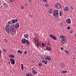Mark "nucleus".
<instances>
[{"label":"nucleus","mask_w":76,"mask_h":76,"mask_svg":"<svg viewBox=\"0 0 76 76\" xmlns=\"http://www.w3.org/2000/svg\"><path fill=\"white\" fill-rule=\"evenodd\" d=\"M1 62H3V61H1Z\"/></svg>","instance_id":"60"},{"label":"nucleus","mask_w":76,"mask_h":76,"mask_svg":"<svg viewBox=\"0 0 76 76\" xmlns=\"http://www.w3.org/2000/svg\"><path fill=\"white\" fill-rule=\"evenodd\" d=\"M16 30H15V28H14V30H12V31H11V32H12V34H14V32H16Z\"/></svg>","instance_id":"21"},{"label":"nucleus","mask_w":76,"mask_h":76,"mask_svg":"<svg viewBox=\"0 0 76 76\" xmlns=\"http://www.w3.org/2000/svg\"><path fill=\"white\" fill-rule=\"evenodd\" d=\"M61 50H63V47H62L61 48Z\"/></svg>","instance_id":"48"},{"label":"nucleus","mask_w":76,"mask_h":76,"mask_svg":"<svg viewBox=\"0 0 76 76\" xmlns=\"http://www.w3.org/2000/svg\"><path fill=\"white\" fill-rule=\"evenodd\" d=\"M30 17H32V15H31Z\"/></svg>","instance_id":"58"},{"label":"nucleus","mask_w":76,"mask_h":76,"mask_svg":"<svg viewBox=\"0 0 76 76\" xmlns=\"http://www.w3.org/2000/svg\"><path fill=\"white\" fill-rule=\"evenodd\" d=\"M10 62L12 64L14 65L15 63V59L13 58H11L10 59Z\"/></svg>","instance_id":"5"},{"label":"nucleus","mask_w":76,"mask_h":76,"mask_svg":"<svg viewBox=\"0 0 76 76\" xmlns=\"http://www.w3.org/2000/svg\"><path fill=\"white\" fill-rule=\"evenodd\" d=\"M65 53H66V54H69V52H68V51H67L66 50H65Z\"/></svg>","instance_id":"26"},{"label":"nucleus","mask_w":76,"mask_h":76,"mask_svg":"<svg viewBox=\"0 0 76 76\" xmlns=\"http://www.w3.org/2000/svg\"><path fill=\"white\" fill-rule=\"evenodd\" d=\"M26 6H27V4H26Z\"/></svg>","instance_id":"57"},{"label":"nucleus","mask_w":76,"mask_h":76,"mask_svg":"<svg viewBox=\"0 0 76 76\" xmlns=\"http://www.w3.org/2000/svg\"><path fill=\"white\" fill-rule=\"evenodd\" d=\"M31 70L32 71V72H34V71H35V69H34V68H32Z\"/></svg>","instance_id":"39"},{"label":"nucleus","mask_w":76,"mask_h":76,"mask_svg":"<svg viewBox=\"0 0 76 76\" xmlns=\"http://www.w3.org/2000/svg\"><path fill=\"white\" fill-rule=\"evenodd\" d=\"M4 9H7V4L6 3L4 4Z\"/></svg>","instance_id":"13"},{"label":"nucleus","mask_w":76,"mask_h":76,"mask_svg":"<svg viewBox=\"0 0 76 76\" xmlns=\"http://www.w3.org/2000/svg\"><path fill=\"white\" fill-rule=\"evenodd\" d=\"M49 12L51 14V13H53V9H50L49 10Z\"/></svg>","instance_id":"15"},{"label":"nucleus","mask_w":76,"mask_h":76,"mask_svg":"<svg viewBox=\"0 0 76 76\" xmlns=\"http://www.w3.org/2000/svg\"><path fill=\"white\" fill-rule=\"evenodd\" d=\"M21 9H24V7L23 6H22Z\"/></svg>","instance_id":"43"},{"label":"nucleus","mask_w":76,"mask_h":76,"mask_svg":"<svg viewBox=\"0 0 76 76\" xmlns=\"http://www.w3.org/2000/svg\"><path fill=\"white\" fill-rule=\"evenodd\" d=\"M15 22H18V19H16L15 20Z\"/></svg>","instance_id":"37"},{"label":"nucleus","mask_w":76,"mask_h":76,"mask_svg":"<svg viewBox=\"0 0 76 76\" xmlns=\"http://www.w3.org/2000/svg\"><path fill=\"white\" fill-rule=\"evenodd\" d=\"M65 67V66H64V64L63 63H62L61 64V68H64Z\"/></svg>","instance_id":"10"},{"label":"nucleus","mask_w":76,"mask_h":76,"mask_svg":"<svg viewBox=\"0 0 76 76\" xmlns=\"http://www.w3.org/2000/svg\"><path fill=\"white\" fill-rule=\"evenodd\" d=\"M44 2H47V0H42Z\"/></svg>","instance_id":"46"},{"label":"nucleus","mask_w":76,"mask_h":76,"mask_svg":"<svg viewBox=\"0 0 76 76\" xmlns=\"http://www.w3.org/2000/svg\"><path fill=\"white\" fill-rule=\"evenodd\" d=\"M24 36L25 38H28V35L27 34H24Z\"/></svg>","instance_id":"22"},{"label":"nucleus","mask_w":76,"mask_h":76,"mask_svg":"<svg viewBox=\"0 0 76 76\" xmlns=\"http://www.w3.org/2000/svg\"><path fill=\"white\" fill-rule=\"evenodd\" d=\"M48 60V61H50L51 60V58L50 57V56H47L46 57V58H45V60Z\"/></svg>","instance_id":"8"},{"label":"nucleus","mask_w":76,"mask_h":76,"mask_svg":"<svg viewBox=\"0 0 76 76\" xmlns=\"http://www.w3.org/2000/svg\"><path fill=\"white\" fill-rule=\"evenodd\" d=\"M9 57L10 58H15V56L13 54L10 55Z\"/></svg>","instance_id":"14"},{"label":"nucleus","mask_w":76,"mask_h":76,"mask_svg":"<svg viewBox=\"0 0 76 76\" xmlns=\"http://www.w3.org/2000/svg\"><path fill=\"white\" fill-rule=\"evenodd\" d=\"M12 23H15V20H12Z\"/></svg>","instance_id":"32"},{"label":"nucleus","mask_w":76,"mask_h":76,"mask_svg":"<svg viewBox=\"0 0 76 76\" xmlns=\"http://www.w3.org/2000/svg\"><path fill=\"white\" fill-rule=\"evenodd\" d=\"M66 23L70 24V23H71V20L70 19V18H68L66 20Z\"/></svg>","instance_id":"6"},{"label":"nucleus","mask_w":76,"mask_h":76,"mask_svg":"<svg viewBox=\"0 0 76 76\" xmlns=\"http://www.w3.org/2000/svg\"><path fill=\"white\" fill-rule=\"evenodd\" d=\"M26 76H32V75L30 73H27L26 74Z\"/></svg>","instance_id":"18"},{"label":"nucleus","mask_w":76,"mask_h":76,"mask_svg":"<svg viewBox=\"0 0 76 76\" xmlns=\"http://www.w3.org/2000/svg\"><path fill=\"white\" fill-rule=\"evenodd\" d=\"M36 44L38 47H39L41 45V44H40V43L39 42L36 43Z\"/></svg>","instance_id":"17"},{"label":"nucleus","mask_w":76,"mask_h":76,"mask_svg":"<svg viewBox=\"0 0 76 76\" xmlns=\"http://www.w3.org/2000/svg\"><path fill=\"white\" fill-rule=\"evenodd\" d=\"M46 6H48V4H46Z\"/></svg>","instance_id":"54"},{"label":"nucleus","mask_w":76,"mask_h":76,"mask_svg":"<svg viewBox=\"0 0 76 76\" xmlns=\"http://www.w3.org/2000/svg\"><path fill=\"white\" fill-rule=\"evenodd\" d=\"M5 53H6V50H5Z\"/></svg>","instance_id":"56"},{"label":"nucleus","mask_w":76,"mask_h":76,"mask_svg":"<svg viewBox=\"0 0 76 76\" xmlns=\"http://www.w3.org/2000/svg\"><path fill=\"white\" fill-rule=\"evenodd\" d=\"M71 9H73V7H71Z\"/></svg>","instance_id":"53"},{"label":"nucleus","mask_w":76,"mask_h":76,"mask_svg":"<svg viewBox=\"0 0 76 76\" xmlns=\"http://www.w3.org/2000/svg\"><path fill=\"white\" fill-rule=\"evenodd\" d=\"M4 40L5 41V42H7V39H4Z\"/></svg>","instance_id":"47"},{"label":"nucleus","mask_w":76,"mask_h":76,"mask_svg":"<svg viewBox=\"0 0 76 76\" xmlns=\"http://www.w3.org/2000/svg\"><path fill=\"white\" fill-rule=\"evenodd\" d=\"M42 63H39V66H40L41 67V66H42Z\"/></svg>","instance_id":"38"},{"label":"nucleus","mask_w":76,"mask_h":76,"mask_svg":"<svg viewBox=\"0 0 76 76\" xmlns=\"http://www.w3.org/2000/svg\"><path fill=\"white\" fill-rule=\"evenodd\" d=\"M10 1H11V2H12V1H13V0H9Z\"/></svg>","instance_id":"51"},{"label":"nucleus","mask_w":76,"mask_h":76,"mask_svg":"<svg viewBox=\"0 0 76 76\" xmlns=\"http://www.w3.org/2000/svg\"><path fill=\"white\" fill-rule=\"evenodd\" d=\"M35 36H36V37H37L38 36V34H37L36 33L34 34Z\"/></svg>","instance_id":"41"},{"label":"nucleus","mask_w":76,"mask_h":76,"mask_svg":"<svg viewBox=\"0 0 76 76\" xmlns=\"http://www.w3.org/2000/svg\"><path fill=\"white\" fill-rule=\"evenodd\" d=\"M17 52L18 53H19V54H22L23 53V51H20V50H18Z\"/></svg>","instance_id":"19"},{"label":"nucleus","mask_w":76,"mask_h":76,"mask_svg":"<svg viewBox=\"0 0 76 76\" xmlns=\"http://www.w3.org/2000/svg\"><path fill=\"white\" fill-rule=\"evenodd\" d=\"M21 68L22 70H23V65L22 64H21Z\"/></svg>","instance_id":"25"},{"label":"nucleus","mask_w":76,"mask_h":76,"mask_svg":"<svg viewBox=\"0 0 76 76\" xmlns=\"http://www.w3.org/2000/svg\"><path fill=\"white\" fill-rule=\"evenodd\" d=\"M55 7L57 9H60L61 8V5L59 3H57L55 5Z\"/></svg>","instance_id":"3"},{"label":"nucleus","mask_w":76,"mask_h":76,"mask_svg":"<svg viewBox=\"0 0 76 76\" xmlns=\"http://www.w3.org/2000/svg\"><path fill=\"white\" fill-rule=\"evenodd\" d=\"M61 42L62 44H66L67 42V40H66V37H65L63 39H62Z\"/></svg>","instance_id":"4"},{"label":"nucleus","mask_w":76,"mask_h":76,"mask_svg":"<svg viewBox=\"0 0 76 76\" xmlns=\"http://www.w3.org/2000/svg\"><path fill=\"white\" fill-rule=\"evenodd\" d=\"M46 50H49V51L51 50V48L50 47L47 46L46 48Z\"/></svg>","instance_id":"9"},{"label":"nucleus","mask_w":76,"mask_h":76,"mask_svg":"<svg viewBox=\"0 0 76 76\" xmlns=\"http://www.w3.org/2000/svg\"><path fill=\"white\" fill-rule=\"evenodd\" d=\"M67 29H68V30L70 29V26H68L67 27Z\"/></svg>","instance_id":"34"},{"label":"nucleus","mask_w":76,"mask_h":76,"mask_svg":"<svg viewBox=\"0 0 76 76\" xmlns=\"http://www.w3.org/2000/svg\"><path fill=\"white\" fill-rule=\"evenodd\" d=\"M11 25L10 27V25L9 24H7L5 28V29L7 31V32L8 33V34L11 33L12 32V31H12V30H14L15 28V25L13 23H11Z\"/></svg>","instance_id":"1"},{"label":"nucleus","mask_w":76,"mask_h":76,"mask_svg":"<svg viewBox=\"0 0 76 76\" xmlns=\"http://www.w3.org/2000/svg\"><path fill=\"white\" fill-rule=\"evenodd\" d=\"M60 38H62V39H63L65 37H64L63 35H61L60 36Z\"/></svg>","instance_id":"23"},{"label":"nucleus","mask_w":76,"mask_h":76,"mask_svg":"<svg viewBox=\"0 0 76 76\" xmlns=\"http://www.w3.org/2000/svg\"><path fill=\"white\" fill-rule=\"evenodd\" d=\"M32 73L34 75H37V72H36L35 71H33Z\"/></svg>","instance_id":"28"},{"label":"nucleus","mask_w":76,"mask_h":76,"mask_svg":"<svg viewBox=\"0 0 76 76\" xmlns=\"http://www.w3.org/2000/svg\"><path fill=\"white\" fill-rule=\"evenodd\" d=\"M8 63H9V64H10V62H8Z\"/></svg>","instance_id":"55"},{"label":"nucleus","mask_w":76,"mask_h":76,"mask_svg":"<svg viewBox=\"0 0 76 76\" xmlns=\"http://www.w3.org/2000/svg\"><path fill=\"white\" fill-rule=\"evenodd\" d=\"M34 40L36 41V42H38V39H37V38H35Z\"/></svg>","instance_id":"24"},{"label":"nucleus","mask_w":76,"mask_h":76,"mask_svg":"<svg viewBox=\"0 0 76 76\" xmlns=\"http://www.w3.org/2000/svg\"><path fill=\"white\" fill-rule=\"evenodd\" d=\"M1 52L2 51L0 50V57L1 58Z\"/></svg>","instance_id":"33"},{"label":"nucleus","mask_w":76,"mask_h":76,"mask_svg":"<svg viewBox=\"0 0 76 76\" xmlns=\"http://www.w3.org/2000/svg\"><path fill=\"white\" fill-rule=\"evenodd\" d=\"M28 2H31V0H28Z\"/></svg>","instance_id":"50"},{"label":"nucleus","mask_w":76,"mask_h":76,"mask_svg":"<svg viewBox=\"0 0 76 76\" xmlns=\"http://www.w3.org/2000/svg\"><path fill=\"white\" fill-rule=\"evenodd\" d=\"M24 54H27V52H26V51H25Z\"/></svg>","instance_id":"44"},{"label":"nucleus","mask_w":76,"mask_h":76,"mask_svg":"<svg viewBox=\"0 0 76 76\" xmlns=\"http://www.w3.org/2000/svg\"><path fill=\"white\" fill-rule=\"evenodd\" d=\"M3 51H4V52H5V49H3Z\"/></svg>","instance_id":"52"},{"label":"nucleus","mask_w":76,"mask_h":76,"mask_svg":"<svg viewBox=\"0 0 76 76\" xmlns=\"http://www.w3.org/2000/svg\"><path fill=\"white\" fill-rule=\"evenodd\" d=\"M26 40L25 39H23L21 41V42L22 44H24L26 43Z\"/></svg>","instance_id":"7"},{"label":"nucleus","mask_w":76,"mask_h":76,"mask_svg":"<svg viewBox=\"0 0 76 76\" xmlns=\"http://www.w3.org/2000/svg\"><path fill=\"white\" fill-rule=\"evenodd\" d=\"M53 39L54 40H56V39H57V38H56V36H54Z\"/></svg>","instance_id":"27"},{"label":"nucleus","mask_w":76,"mask_h":76,"mask_svg":"<svg viewBox=\"0 0 76 76\" xmlns=\"http://www.w3.org/2000/svg\"><path fill=\"white\" fill-rule=\"evenodd\" d=\"M53 15L54 17H57L58 16V10H54L53 12Z\"/></svg>","instance_id":"2"},{"label":"nucleus","mask_w":76,"mask_h":76,"mask_svg":"<svg viewBox=\"0 0 76 76\" xmlns=\"http://www.w3.org/2000/svg\"><path fill=\"white\" fill-rule=\"evenodd\" d=\"M59 15L60 16H62V12L61 11H59Z\"/></svg>","instance_id":"29"},{"label":"nucleus","mask_w":76,"mask_h":76,"mask_svg":"<svg viewBox=\"0 0 76 76\" xmlns=\"http://www.w3.org/2000/svg\"><path fill=\"white\" fill-rule=\"evenodd\" d=\"M11 76H14V75H12Z\"/></svg>","instance_id":"59"},{"label":"nucleus","mask_w":76,"mask_h":76,"mask_svg":"<svg viewBox=\"0 0 76 76\" xmlns=\"http://www.w3.org/2000/svg\"><path fill=\"white\" fill-rule=\"evenodd\" d=\"M73 58L74 59H76V56H74L73 57Z\"/></svg>","instance_id":"42"},{"label":"nucleus","mask_w":76,"mask_h":76,"mask_svg":"<svg viewBox=\"0 0 76 76\" xmlns=\"http://www.w3.org/2000/svg\"><path fill=\"white\" fill-rule=\"evenodd\" d=\"M42 47H44V46H45V45H44V43H42Z\"/></svg>","instance_id":"36"},{"label":"nucleus","mask_w":76,"mask_h":76,"mask_svg":"<svg viewBox=\"0 0 76 76\" xmlns=\"http://www.w3.org/2000/svg\"><path fill=\"white\" fill-rule=\"evenodd\" d=\"M9 24H10L11 23V21H9L8 22Z\"/></svg>","instance_id":"45"},{"label":"nucleus","mask_w":76,"mask_h":76,"mask_svg":"<svg viewBox=\"0 0 76 76\" xmlns=\"http://www.w3.org/2000/svg\"><path fill=\"white\" fill-rule=\"evenodd\" d=\"M62 73H63V74H64V73H67V71H62Z\"/></svg>","instance_id":"31"},{"label":"nucleus","mask_w":76,"mask_h":76,"mask_svg":"<svg viewBox=\"0 0 76 76\" xmlns=\"http://www.w3.org/2000/svg\"><path fill=\"white\" fill-rule=\"evenodd\" d=\"M48 45H50V41H48Z\"/></svg>","instance_id":"35"},{"label":"nucleus","mask_w":76,"mask_h":76,"mask_svg":"<svg viewBox=\"0 0 76 76\" xmlns=\"http://www.w3.org/2000/svg\"><path fill=\"white\" fill-rule=\"evenodd\" d=\"M26 43L28 45H29V44H30V42H29L28 40H26Z\"/></svg>","instance_id":"16"},{"label":"nucleus","mask_w":76,"mask_h":76,"mask_svg":"<svg viewBox=\"0 0 76 76\" xmlns=\"http://www.w3.org/2000/svg\"><path fill=\"white\" fill-rule=\"evenodd\" d=\"M50 35V37H51V38H53V37H54V35H53L52 34H50V35Z\"/></svg>","instance_id":"30"},{"label":"nucleus","mask_w":76,"mask_h":76,"mask_svg":"<svg viewBox=\"0 0 76 76\" xmlns=\"http://www.w3.org/2000/svg\"><path fill=\"white\" fill-rule=\"evenodd\" d=\"M64 10L65 11H68V10H69V7H65L64 8Z\"/></svg>","instance_id":"20"},{"label":"nucleus","mask_w":76,"mask_h":76,"mask_svg":"<svg viewBox=\"0 0 76 76\" xmlns=\"http://www.w3.org/2000/svg\"><path fill=\"white\" fill-rule=\"evenodd\" d=\"M42 63H45V64H47V63H48V62L47 61H45L44 60H43L42 61Z\"/></svg>","instance_id":"11"},{"label":"nucleus","mask_w":76,"mask_h":76,"mask_svg":"<svg viewBox=\"0 0 76 76\" xmlns=\"http://www.w3.org/2000/svg\"><path fill=\"white\" fill-rule=\"evenodd\" d=\"M19 26V24L18 23H16L15 24V28H18Z\"/></svg>","instance_id":"12"},{"label":"nucleus","mask_w":76,"mask_h":76,"mask_svg":"<svg viewBox=\"0 0 76 76\" xmlns=\"http://www.w3.org/2000/svg\"><path fill=\"white\" fill-rule=\"evenodd\" d=\"M45 44V45H47V46H48V43L47 44L46 43V42Z\"/></svg>","instance_id":"49"},{"label":"nucleus","mask_w":76,"mask_h":76,"mask_svg":"<svg viewBox=\"0 0 76 76\" xmlns=\"http://www.w3.org/2000/svg\"><path fill=\"white\" fill-rule=\"evenodd\" d=\"M70 34H72L73 33V30H71L70 31Z\"/></svg>","instance_id":"40"}]
</instances>
